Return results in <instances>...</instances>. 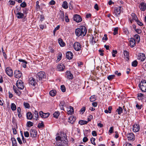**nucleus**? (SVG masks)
Masks as SVG:
<instances>
[{"label":"nucleus","mask_w":146,"mask_h":146,"mask_svg":"<svg viewBox=\"0 0 146 146\" xmlns=\"http://www.w3.org/2000/svg\"><path fill=\"white\" fill-rule=\"evenodd\" d=\"M135 31L138 34H140L141 33V31L140 29H135Z\"/></svg>","instance_id":"obj_58"},{"label":"nucleus","mask_w":146,"mask_h":146,"mask_svg":"<svg viewBox=\"0 0 146 146\" xmlns=\"http://www.w3.org/2000/svg\"><path fill=\"white\" fill-rule=\"evenodd\" d=\"M130 46L131 47H134L135 45V39L133 38H130Z\"/></svg>","instance_id":"obj_24"},{"label":"nucleus","mask_w":146,"mask_h":146,"mask_svg":"<svg viewBox=\"0 0 146 146\" xmlns=\"http://www.w3.org/2000/svg\"><path fill=\"white\" fill-rule=\"evenodd\" d=\"M60 89L62 92H65L66 91V88L64 85L61 86Z\"/></svg>","instance_id":"obj_46"},{"label":"nucleus","mask_w":146,"mask_h":146,"mask_svg":"<svg viewBox=\"0 0 146 146\" xmlns=\"http://www.w3.org/2000/svg\"><path fill=\"white\" fill-rule=\"evenodd\" d=\"M73 53L71 52L68 51L66 53V57L69 60L72 59L73 57Z\"/></svg>","instance_id":"obj_18"},{"label":"nucleus","mask_w":146,"mask_h":146,"mask_svg":"<svg viewBox=\"0 0 146 146\" xmlns=\"http://www.w3.org/2000/svg\"><path fill=\"white\" fill-rule=\"evenodd\" d=\"M8 3V5L10 6L11 5H14L15 3L14 1L10 0L9 1Z\"/></svg>","instance_id":"obj_45"},{"label":"nucleus","mask_w":146,"mask_h":146,"mask_svg":"<svg viewBox=\"0 0 146 146\" xmlns=\"http://www.w3.org/2000/svg\"><path fill=\"white\" fill-rule=\"evenodd\" d=\"M132 129L134 132H138L140 130V126L138 124H134L133 126Z\"/></svg>","instance_id":"obj_10"},{"label":"nucleus","mask_w":146,"mask_h":146,"mask_svg":"<svg viewBox=\"0 0 146 146\" xmlns=\"http://www.w3.org/2000/svg\"><path fill=\"white\" fill-rule=\"evenodd\" d=\"M139 87L142 91L146 92V80H143L139 84Z\"/></svg>","instance_id":"obj_5"},{"label":"nucleus","mask_w":146,"mask_h":146,"mask_svg":"<svg viewBox=\"0 0 146 146\" xmlns=\"http://www.w3.org/2000/svg\"><path fill=\"white\" fill-rule=\"evenodd\" d=\"M19 61L21 62H22L21 65L24 68H25L26 67V64H27V62L25 60L19 59L18 60Z\"/></svg>","instance_id":"obj_23"},{"label":"nucleus","mask_w":146,"mask_h":146,"mask_svg":"<svg viewBox=\"0 0 146 146\" xmlns=\"http://www.w3.org/2000/svg\"><path fill=\"white\" fill-rule=\"evenodd\" d=\"M33 115H34L35 119H36V120H37L38 118V112L36 110H35L33 112Z\"/></svg>","instance_id":"obj_35"},{"label":"nucleus","mask_w":146,"mask_h":146,"mask_svg":"<svg viewBox=\"0 0 146 146\" xmlns=\"http://www.w3.org/2000/svg\"><path fill=\"white\" fill-rule=\"evenodd\" d=\"M61 136H58L56 138V144L57 146H67L68 141L66 139V135L62 133Z\"/></svg>","instance_id":"obj_1"},{"label":"nucleus","mask_w":146,"mask_h":146,"mask_svg":"<svg viewBox=\"0 0 146 146\" xmlns=\"http://www.w3.org/2000/svg\"><path fill=\"white\" fill-rule=\"evenodd\" d=\"M11 108L13 111H15L16 109V106L14 103L11 104Z\"/></svg>","instance_id":"obj_39"},{"label":"nucleus","mask_w":146,"mask_h":146,"mask_svg":"<svg viewBox=\"0 0 146 146\" xmlns=\"http://www.w3.org/2000/svg\"><path fill=\"white\" fill-rule=\"evenodd\" d=\"M16 86L19 89L23 90L24 88V83L21 80H18L17 81L16 84Z\"/></svg>","instance_id":"obj_6"},{"label":"nucleus","mask_w":146,"mask_h":146,"mask_svg":"<svg viewBox=\"0 0 146 146\" xmlns=\"http://www.w3.org/2000/svg\"><path fill=\"white\" fill-rule=\"evenodd\" d=\"M146 58L145 54L143 53H140L138 54L137 59L141 61H143Z\"/></svg>","instance_id":"obj_11"},{"label":"nucleus","mask_w":146,"mask_h":146,"mask_svg":"<svg viewBox=\"0 0 146 146\" xmlns=\"http://www.w3.org/2000/svg\"><path fill=\"white\" fill-rule=\"evenodd\" d=\"M86 108L85 107H82L80 110V111L83 113L85 111Z\"/></svg>","instance_id":"obj_61"},{"label":"nucleus","mask_w":146,"mask_h":146,"mask_svg":"<svg viewBox=\"0 0 146 146\" xmlns=\"http://www.w3.org/2000/svg\"><path fill=\"white\" fill-rule=\"evenodd\" d=\"M17 139L18 142H19L20 144H22V142L21 140V138L20 137H17Z\"/></svg>","instance_id":"obj_64"},{"label":"nucleus","mask_w":146,"mask_h":146,"mask_svg":"<svg viewBox=\"0 0 146 146\" xmlns=\"http://www.w3.org/2000/svg\"><path fill=\"white\" fill-rule=\"evenodd\" d=\"M93 118V116L92 115H90L88 117V121H90Z\"/></svg>","instance_id":"obj_59"},{"label":"nucleus","mask_w":146,"mask_h":146,"mask_svg":"<svg viewBox=\"0 0 146 146\" xmlns=\"http://www.w3.org/2000/svg\"><path fill=\"white\" fill-rule=\"evenodd\" d=\"M14 74L15 77L17 78L21 77L22 76V73L19 70H16L14 71Z\"/></svg>","instance_id":"obj_13"},{"label":"nucleus","mask_w":146,"mask_h":146,"mask_svg":"<svg viewBox=\"0 0 146 146\" xmlns=\"http://www.w3.org/2000/svg\"><path fill=\"white\" fill-rule=\"evenodd\" d=\"M30 136L32 137H36L37 136V132L34 129H32L30 130Z\"/></svg>","instance_id":"obj_14"},{"label":"nucleus","mask_w":146,"mask_h":146,"mask_svg":"<svg viewBox=\"0 0 146 146\" xmlns=\"http://www.w3.org/2000/svg\"><path fill=\"white\" fill-rule=\"evenodd\" d=\"M24 106L25 108H29L30 107L29 104L27 103H25V102L24 103Z\"/></svg>","instance_id":"obj_50"},{"label":"nucleus","mask_w":146,"mask_h":146,"mask_svg":"<svg viewBox=\"0 0 146 146\" xmlns=\"http://www.w3.org/2000/svg\"><path fill=\"white\" fill-rule=\"evenodd\" d=\"M18 128L17 125H16L15 127H12V129L13 130V132L14 134L15 135L17 133V129Z\"/></svg>","instance_id":"obj_38"},{"label":"nucleus","mask_w":146,"mask_h":146,"mask_svg":"<svg viewBox=\"0 0 146 146\" xmlns=\"http://www.w3.org/2000/svg\"><path fill=\"white\" fill-rule=\"evenodd\" d=\"M17 13L16 14L17 17L18 19H22L23 18L24 15L23 13H20L19 11H16Z\"/></svg>","instance_id":"obj_25"},{"label":"nucleus","mask_w":146,"mask_h":146,"mask_svg":"<svg viewBox=\"0 0 146 146\" xmlns=\"http://www.w3.org/2000/svg\"><path fill=\"white\" fill-rule=\"evenodd\" d=\"M37 78H38L39 80H41L44 81L46 80V76L45 72H40L37 75Z\"/></svg>","instance_id":"obj_4"},{"label":"nucleus","mask_w":146,"mask_h":146,"mask_svg":"<svg viewBox=\"0 0 146 146\" xmlns=\"http://www.w3.org/2000/svg\"><path fill=\"white\" fill-rule=\"evenodd\" d=\"M74 20L76 22L79 23L82 20V18L78 15H75L74 16Z\"/></svg>","instance_id":"obj_12"},{"label":"nucleus","mask_w":146,"mask_h":146,"mask_svg":"<svg viewBox=\"0 0 146 146\" xmlns=\"http://www.w3.org/2000/svg\"><path fill=\"white\" fill-rule=\"evenodd\" d=\"M65 104V102L64 101H61L60 102L59 106H64Z\"/></svg>","instance_id":"obj_60"},{"label":"nucleus","mask_w":146,"mask_h":146,"mask_svg":"<svg viewBox=\"0 0 146 146\" xmlns=\"http://www.w3.org/2000/svg\"><path fill=\"white\" fill-rule=\"evenodd\" d=\"M62 7L65 9H67L68 8V3L66 1H64L62 5Z\"/></svg>","instance_id":"obj_34"},{"label":"nucleus","mask_w":146,"mask_h":146,"mask_svg":"<svg viewBox=\"0 0 146 146\" xmlns=\"http://www.w3.org/2000/svg\"><path fill=\"white\" fill-rule=\"evenodd\" d=\"M95 139L93 137H92L90 139V141L91 143L92 144H93L94 145H96V143L95 142Z\"/></svg>","instance_id":"obj_52"},{"label":"nucleus","mask_w":146,"mask_h":146,"mask_svg":"<svg viewBox=\"0 0 146 146\" xmlns=\"http://www.w3.org/2000/svg\"><path fill=\"white\" fill-rule=\"evenodd\" d=\"M13 89L14 92L18 96H20L21 94V92L17 89L15 86H13Z\"/></svg>","instance_id":"obj_26"},{"label":"nucleus","mask_w":146,"mask_h":146,"mask_svg":"<svg viewBox=\"0 0 146 146\" xmlns=\"http://www.w3.org/2000/svg\"><path fill=\"white\" fill-rule=\"evenodd\" d=\"M137 24L139 26H142L143 24L142 23H141L139 20L137 19L136 21Z\"/></svg>","instance_id":"obj_54"},{"label":"nucleus","mask_w":146,"mask_h":146,"mask_svg":"<svg viewBox=\"0 0 146 146\" xmlns=\"http://www.w3.org/2000/svg\"><path fill=\"white\" fill-rule=\"evenodd\" d=\"M12 141L13 146H17V143L16 139L14 137H12L11 139Z\"/></svg>","instance_id":"obj_33"},{"label":"nucleus","mask_w":146,"mask_h":146,"mask_svg":"<svg viewBox=\"0 0 146 146\" xmlns=\"http://www.w3.org/2000/svg\"><path fill=\"white\" fill-rule=\"evenodd\" d=\"M35 79L33 78H31L29 79V84L30 85L35 86L36 84Z\"/></svg>","instance_id":"obj_21"},{"label":"nucleus","mask_w":146,"mask_h":146,"mask_svg":"<svg viewBox=\"0 0 146 146\" xmlns=\"http://www.w3.org/2000/svg\"><path fill=\"white\" fill-rule=\"evenodd\" d=\"M76 119L74 116H71L68 119V121L71 124H73L75 121Z\"/></svg>","instance_id":"obj_27"},{"label":"nucleus","mask_w":146,"mask_h":146,"mask_svg":"<svg viewBox=\"0 0 146 146\" xmlns=\"http://www.w3.org/2000/svg\"><path fill=\"white\" fill-rule=\"evenodd\" d=\"M123 110L121 107H119L116 110V112L119 114H120L122 112Z\"/></svg>","instance_id":"obj_41"},{"label":"nucleus","mask_w":146,"mask_h":146,"mask_svg":"<svg viewBox=\"0 0 146 146\" xmlns=\"http://www.w3.org/2000/svg\"><path fill=\"white\" fill-rule=\"evenodd\" d=\"M87 31L85 26H82L79 28L76 29L75 33L76 36H84L86 35Z\"/></svg>","instance_id":"obj_2"},{"label":"nucleus","mask_w":146,"mask_h":146,"mask_svg":"<svg viewBox=\"0 0 146 146\" xmlns=\"http://www.w3.org/2000/svg\"><path fill=\"white\" fill-rule=\"evenodd\" d=\"M131 16L132 17V19H133L134 20L136 21L138 19L137 17L135 14L134 13H132L131 15Z\"/></svg>","instance_id":"obj_40"},{"label":"nucleus","mask_w":146,"mask_h":146,"mask_svg":"<svg viewBox=\"0 0 146 146\" xmlns=\"http://www.w3.org/2000/svg\"><path fill=\"white\" fill-rule=\"evenodd\" d=\"M59 18L62 21H64V14L63 12H61V13L59 14Z\"/></svg>","instance_id":"obj_30"},{"label":"nucleus","mask_w":146,"mask_h":146,"mask_svg":"<svg viewBox=\"0 0 146 146\" xmlns=\"http://www.w3.org/2000/svg\"><path fill=\"white\" fill-rule=\"evenodd\" d=\"M67 113L68 115H72L74 112V109L72 106H69L67 110Z\"/></svg>","instance_id":"obj_19"},{"label":"nucleus","mask_w":146,"mask_h":146,"mask_svg":"<svg viewBox=\"0 0 146 146\" xmlns=\"http://www.w3.org/2000/svg\"><path fill=\"white\" fill-rule=\"evenodd\" d=\"M118 30V27H116L114 29H113L114 32L113 33V34L114 35H115L116 34H117Z\"/></svg>","instance_id":"obj_51"},{"label":"nucleus","mask_w":146,"mask_h":146,"mask_svg":"<svg viewBox=\"0 0 146 146\" xmlns=\"http://www.w3.org/2000/svg\"><path fill=\"white\" fill-rule=\"evenodd\" d=\"M58 41L60 46L63 47L65 46V43L63 41V40L61 38H59L58 39Z\"/></svg>","instance_id":"obj_29"},{"label":"nucleus","mask_w":146,"mask_h":146,"mask_svg":"<svg viewBox=\"0 0 146 146\" xmlns=\"http://www.w3.org/2000/svg\"><path fill=\"white\" fill-rule=\"evenodd\" d=\"M27 118L28 119L31 120L33 117L32 113L30 112H28L27 113Z\"/></svg>","instance_id":"obj_31"},{"label":"nucleus","mask_w":146,"mask_h":146,"mask_svg":"<svg viewBox=\"0 0 146 146\" xmlns=\"http://www.w3.org/2000/svg\"><path fill=\"white\" fill-rule=\"evenodd\" d=\"M6 74L9 77L13 76V71L10 67H7L5 70Z\"/></svg>","instance_id":"obj_8"},{"label":"nucleus","mask_w":146,"mask_h":146,"mask_svg":"<svg viewBox=\"0 0 146 146\" xmlns=\"http://www.w3.org/2000/svg\"><path fill=\"white\" fill-rule=\"evenodd\" d=\"M73 46L74 49L77 51H80L82 48V46L78 42H75L73 45Z\"/></svg>","instance_id":"obj_7"},{"label":"nucleus","mask_w":146,"mask_h":146,"mask_svg":"<svg viewBox=\"0 0 146 146\" xmlns=\"http://www.w3.org/2000/svg\"><path fill=\"white\" fill-rule=\"evenodd\" d=\"M60 28V26L59 25L57 26L56 28H55L54 30L53 31L54 35H55L56 31L58 30Z\"/></svg>","instance_id":"obj_56"},{"label":"nucleus","mask_w":146,"mask_h":146,"mask_svg":"<svg viewBox=\"0 0 146 146\" xmlns=\"http://www.w3.org/2000/svg\"><path fill=\"white\" fill-rule=\"evenodd\" d=\"M56 91L55 90H51L49 92V94L50 96L53 97L56 95Z\"/></svg>","instance_id":"obj_32"},{"label":"nucleus","mask_w":146,"mask_h":146,"mask_svg":"<svg viewBox=\"0 0 146 146\" xmlns=\"http://www.w3.org/2000/svg\"><path fill=\"white\" fill-rule=\"evenodd\" d=\"M115 74L118 76H120L121 75V73L120 72H118L117 71H115Z\"/></svg>","instance_id":"obj_62"},{"label":"nucleus","mask_w":146,"mask_h":146,"mask_svg":"<svg viewBox=\"0 0 146 146\" xmlns=\"http://www.w3.org/2000/svg\"><path fill=\"white\" fill-rule=\"evenodd\" d=\"M24 135L26 137H28L29 135V133L27 131L24 132Z\"/></svg>","instance_id":"obj_53"},{"label":"nucleus","mask_w":146,"mask_h":146,"mask_svg":"<svg viewBox=\"0 0 146 146\" xmlns=\"http://www.w3.org/2000/svg\"><path fill=\"white\" fill-rule=\"evenodd\" d=\"M124 56L126 57V58L129 60V54L128 52L126 50H125L124 52Z\"/></svg>","instance_id":"obj_43"},{"label":"nucleus","mask_w":146,"mask_h":146,"mask_svg":"<svg viewBox=\"0 0 146 146\" xmlns=\"http://www.w3.org/2000/svg\"><path fill=\"white\" fill-rule=\"evenodd\" d=\"M139 7L142 11H145L146 9V4L143 2L141 3L140 4Z\"/></svg>","instance_id":"obj_20"},{"label":"nucleus","mask_w":146,"mask_h":146,"mask_svg":"<svg viewBox=\"0 0 146 146\" xmlns=\"http://www.w3.org/2000/svg\"><path fill=\"white\" fill-rule=\"evenodd\" d=\"M138 99L139 100H141L142 102L145 99V96L144 95L141 93H139L137 94Z\"/></svg>","instance_id":"obj_17"},{"label":"nucleus","mask_w":146,"mask_h":146,"mask_svg":"<svg viewBox=\"0 0 146 146\" xmlns=\"http://www.w3.org/2000/svg\"><path fill=\"white\" fill-rule=\"evenodd\" d=\"M126 136L129 140H134L135 139V136L132 133H128L126 134Z\"/></svg>","instance_id":"obj_9"},{"label":"nucleus","mask_w":146,"mask_h":146,"mask_svg":"<svg viewBox=\"0 0 146 146\" xmlns=\"http://www.w3.org/2000/svg\"><path fill=\"white\" fill-rule=\"evenodd\" d=\"M115 76L114 75H109L108 76L107 78L109 80H111L113 79Z\"/></svg>","instance_id":"obj_42"},{"label":"nucleus","mask_w":146,"mask_h":146,"mask_svg":"<svg viewBox=\"0 0 146 146\" xmlns=\"http://www.w3.org/2000/svg\"><path fill=\"white\" fill-rule=\"evenodd\" d=\"M96 99V97L95 95L91 96L90 98V101L91 102L94 101Z\"/></svg>","instance_id":"obj_37"},{"label":"nucleus","mask_w":146,"mask_h":146,"mask_svg":"<svg viewBox=\"0 0 146 146\" xmlns=\"http://www.w3.org/2000/svg\"><path fill=\"white\" fill-rule=\"evenodd\" d=\"M67 78L69 79H72L73 78V75L71 73L70 71H67L66 73Z\"/></svg>","instance_id":"obj_22"},{"label":"nucleus","mask_w":146,"mask_h":146,"mask_svg":"<svg viewBox=\"0 0 146 146\" xmlns=\"http://www.w3.org/2000/svg\"><path fill=\"white\" fill-rule=\"evenodd\" d=\"M33 123L30 121H29L27 122V125L28 127H31L33 125Z\"/></svg>","instance_id":"obj_47"},{"label":"nucleus","mask_w":146,"mask_h":146,"mask_svg":"<svg viewBox=\"0 0 146 146\" xmlns=\"http://www.w3.org/2000/svg\"><path fill=\"white\" fill-rule=\"evenodd\" d=\"M39 114L40 116L42 118H46L48 117L50 114L47 113H43L42 111H41L39 112Z\"/></svg>","instance_id":"obj_15"},{"label":"nucleus","mask_w":146,"mask_h":146,"mask_svg":"<svg viewBox=\"0 0 146 146\" xmlns=\"http://www.w3.org/2000/svg\"><path fill=\"white\" fill-rule=\"evenodd\" d=\"M21 136H22V139L23 141V142L24 143H25L26 142V140L25 139V138L23 135V133L21 131Z\"/></svg>","instance_id":"obj_57"},{"label":"nucleus","mask_w":146,"mask_h":146,"mask_svg":"<svg viewBox=\"0 0 146 146\" xmlns=\"http://www.w3.org/2000/svg\"><path fill=\"white\" fill-rule=\"evenodd\" d=\"M137 60H135L132 63V65L133 66L136 67L137 65Z\"/></svg>","instance_id":"obj_48"},{"label":"nucleus","mask_w":146,"mask_h":146,"mask_svg":"<svg viewBox=\"0 0 146 146\" xmlns=\"http://www.w3.org/2000/svg\"><path fill=\"white\" fill-rule=\"evenodd\" d=\"M26 5V4L25 2H23L20 4V6L23 8L25 7Z\"/></svg>","instance_id":"obj_55"},{"label":"nucleus","mask_w":146,"mask_h":146,"mask_svg":"<svg viewBox=\"0 0 146 146\" xmlns=\"http://www.w3.org/2000/svg\"><path fill=\"white\" fill-rule=\"evenodd\" d=\"M60 114V112L58 111L55 112L53 114V116L54 118H57Z\"/></svg>","instance_id":"obj_36"},{"label":"nucleus","mask_w":146,"mask_h":146,"mask_svg":"<svg viewBox=\"0 0 146 146\" xmlns=\"http://www.w3.org/2000/svg\"><path fill=\"white\" fill-rule=\"evenodd\" d=\"M123 10V8L121 6L115 7V8L113 14L116 17H118L119 16L121 12Z\"/></svg>","instance_id":"obj_3"},{"label":"nucleus","mask_w":146,"mask_h":146,"mask_svg":"<svg viewBox=\"0 0 146 146\" xmlns=\"http://www.w3.org/2000/svg\"><path fill=\"white\" fill-rule=\"evenodd\" d=\"M92 134L93 136H96L97 135L96 132L95 131L92 132Z\"/></svg>","instance_id":"obj_63"},{"label":"nucleus","mask_w":146,"mask_h":146,"mask_svg":"<svg viewBox=\"0 0 146 146\" xmlns=\"http://www.w3.org/2000/svg\"><path fill=\"white\" fill-rule=\"evenodd\" d=\"M65 68V66L63 64L61 63L58 64L57 66V69L58 71H63Z\"/></svg>","instance_id":"obj_16"},{"label":"nucleus","mask_w":146,"mask_h":146,"mask_svg":"<svg viewBox=\"0 0 146 146\" xmlns=\"http://www.w3.org/2000/svg\"><path fill=\"white\" fill-rule=\"evenodd\" d=\"M44 123L42 121L41 123H38V127L39 128H41L44 127Z\"/></svg>","instance_id":"obj_49"},{"label":"nucleus","mask_w":146,"mask_h":146,"mask_svg":"<svg viewBox=\"0 0 146 146\" xmlns=\"http://www.w3.org/2000/svg\"><path fill=\"white\" fill-rule=\"evenodd\" d=\"M135 104H136L135 107L136 109L138 110H141L142 108L143 107V106L142 104H141L139 103H138L137 102H135Z\"/></svg>","instance_id":"obj_28"},{"label":"nucleus","mask_w":146,"mask_h":146,"mask_svg":"<svg viewBox=\"0 0 146 146\" xmlns=\"http://www.w3.org/2000/svg\"><path fill=\"white\" fill-rule=\"evenodd\" d=\"M79 123L80 125H83L86 124L87 123V122L86 121L81 120L79 121Z\"/></svg>","instance_id":"obj_44"}]
</instances>
